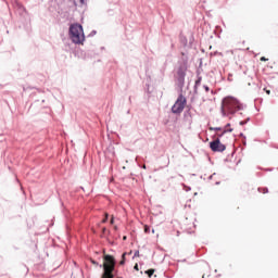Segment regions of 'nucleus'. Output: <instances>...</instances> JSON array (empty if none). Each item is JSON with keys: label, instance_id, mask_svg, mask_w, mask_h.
Segmentation results:
<instances>
[{"label": "nucleus", "instance_id": "nucleus-22", "mask_svg": "<svg viewBox=\"0 0 278 278\" xmlns=\"http://www.w3.org/2000/svg\"><path fill=\"white\" fill-rule=\"evenodd\" d=\"M240 125H244V122H240Z\"/></svg>", "mask_w": 278, "mask_h": 278}, {"label": "nucleus", "instance_id": "nucleus-3", "mask_svg": "<svg viewBox=\"0 0 278 278\" xmlns=\"http://www.w3.org/2000/svg\"><path fill=\"white\" fill-rule=\"evenodd\" d=\"M116 266V260L114 256L106 254L104 255V263H103V275L102 278H114V268Z\"/></svg>", "mask_w": 278, "mask_h": 278}, {"label": "nucleus", "instance_id": "nucleus-6", "mask_svg": "<svg viewBox=\"0 0 278 278\" xmlns=\"http://www.w3.org/2000/svg\"><path fill=\"white\" fill-rule=\"evenodd\" d=\"M188 71V66L186 65H181L178 70H177V79L178 83L184 86V83L186 81V72Z\"/></svg>", "mask_w": 278, "mask_h": 278}, {"label": "nucleus", "instance_id": "nucleus-15", "mask_svg": "<svg viewBox=\"0 0 278 278\" xmlns=\"http://www.w3.org/2000/svg\"><path fill=\"white\" fill-rule=\"evenodd\" d=\"M201 85V78L195 80V86H200Z\"/></svg>", "mask_w": 278, "mask_h": 278}, {"label": "nucleus", "instance_id": "nucleus-17", "mask_svg": "<svg viewBox=\"0 0 278 278\" xmlns=\"http://www.w3.org/2000/svg\"><path fill=\"white\" fill-rule=\"evenodd\" d=\"M111 225H114V216L111 218Z\"/></svg>", "mask_w": 278, "mask_h": 278}, {"label": "nucleus", "instance_id": "nucleus-2", "mask_svg": "<svg viewBox=\"0 0 278 278\" xmlns=\"http://www.w3.org/2000/svg\"><path fill=\"white\" fill-rule=\"evenodd\" d=\"M70 38L75 45H84V27L79 24H73L70 27Z\"/></svg>", "mask_w": 278, "mask_h": 278}, {"label": "nucleus", "instance_id": "nucleus-18", "mask_svg": "<svg viewBox=\"0 0 278 278\" xmlns=\"http://www.w3.org/2000/svg\"><path fill=\"white\" fill-rule=\"evenodd\" d=\"M229 127H230V124L226 125V128H225V129H231V128H229Z\"/></svg>", "mask_w": 278, "mask_h": 278}, {"label": "nucleus", "instance_id": "nucleus-16", "mask_svg": "<svg viewBox=\"0 0 278 278\" xmlns=\"http://www.w3.org/2000/svg\"><path fill=\"white\" fill-rule=\"evenodd\" d=\"M204 89L206 92H210V87L205 86Z\"/></svg>", "mask_w": 278, "mask_h": 278}, {"label": "nucleus", "instance_id": "nucleus-7", "mask_svg": "<svg viewBox=\"0 0 278 278\" xmlns=\"http://www.w3.org/2000/svg\"><path fill=\"white\" fill-rule=\"evenodd\" d=\"M227 131L231 132L233 131V129H224L223 132H217L216 136H214V140H216V138H218V140H220V138H223V136H225V134H227Z\"/></svg>", "mask_w": 278, "mask_h": 278}, {"label": "nucleus", "instance_id": "nucleus-11", "mask_svg": "<svg viewBox=\"0 0 278 278\" xmlns=\"http://www.w3.org/2000/svg\"><path fill=\"white\" fill-rule=\"evenodd\" d=\"M210 129V131H220V128H218V127H210L208 128Z\"/></svg>", "mask_w": 278, "mask_h": 278}, {"label": "nucleus", "instance_id": "nucleus-14", "mask_svg": "<svg viewBox=\"0 0 278 278\" xmlns=\"http://www.w3.org/2000/svg\"><path fill=\"white\" fill-rule=\"evenodd\" d=\"M134 257H140V251H136Z\"/></svg>", "mask_w": 278, "mask_h": 278}, {"label": "nucleus", "instance_id": "nucleus-12", "mask_svg": "<svg viewBox=\"0 0 278 278\" xmlns=\"http://www.w3.org/2000/svg\"><path fill=\"white\" fill-rule=\"evenodd\" d=\"M261 62H268V59L266 56H262Z\"/></svg>", "mask_w": 278, "mask_h": 278}, {"label": "nucleus", "instance_id": "nucleus-1", "mask_svg": "<svg viewBox=\"0 0 278 278\" xmlns=\"http://www.w3.org/2000/svg\"><path fill=\"white\" fill-rule=\"evenodd\" d=\"M239 110H242V104L236 98L227 97L223 100V114H236Z\"/></svg>", "mask_w": 278, "mask_h": 278}, {"label": "nucleus", "instance_id": "nucleus-23", "mask_svg": "<svg viewBox=\"0 0 278 278\" xmlns=\"http://www.w3.org/2000/svg\"><path fill=\"white\" fill-rule=\"evenodd\" d=\"M123 240H127V237H123Z\"/></svg>", "mask_w": 278, "mask_h": 278}, {"label": "nucleus", "instance_id": "nucleus-8", "mask_svg": "<svg viewBox=\"0 0 278 278\" xmlns=\"http://www.w3.org/2000/svg\"><path fill=\"white\" fill-rule=\"evenodd\" d=\"M154 273H155V269H148L146 271V275H148V277H153Z\"/></svg>", "mask_w": 278, "mask_h": 278}, {"label": "nucleus", "instance_id": "nucleus-5", "mask_svg": "<svg viewBox=\"0 0 278 278\" xmlns=\"http://www.w3.org/2000/svg\"><path fill=\"white\" fill-rule=\"evenodd\" d=\"M210 149L214 153H223V151H225L227 147L223 144V142H220V139L215 138L213 141L210 142Z\"/></svg>", "mask_w": 278, "mask_h": 278}, {"label": "nucleus", "instance_id": "nucleus-19", "mask_svg": "<svg viewBox=\"0 0 278 278\" xmlns=\"http://www.w3.org/2000/svg\"><path fill=\"white\" fill-rule=\"evenodd\" d=\"M135 270H138V264L135 265Z\"/></svg>", "mask_w": 278, "mask_h": 278}, {"label": "nucleus", "instance_id": "nucleus-21", "mask_svg": "<svg viewBox=\"0 0 278 278\" xmlns=\"http://www.w3.org/2000/svg\"><path fill=\"white\" fill-rule=\"evenodd\" d=\"M81 4H84V0H79Z\"/></svg>", "mask_w": 278, "mask_h": 278}, {"label": "nucleus", "instance_id": "nucleus-20", "mask_svg": "<svg viewBox=\"0 0 278 278\" xmlns=\"http://www.w3.org/2000/svg\"><path fill=\"white\" fill-rule=\"evenodd\" d=\"M266 94H270V90H266Z\"/></svg>", "mask_w": 278, "mask_h": 278}, {"label": "nucleus", "instance_id": "nucleus-4", "mask_svg": "<svg viewBox=\"0 0 278 278\" xmlns=\"http://www.w3.org/2000/svg\"><path fill=\"white\" fill-rule=\"evenodd\" d=\"M186 97H184V94H180L176 102L174 103V105L172 106V112L173 114H181V112H184L185 108H186Z\"/></svg>", "mask_w": 278, "mask_h": 278}, {"label": "nucleus", "instance_id": "nucleus-9", "mask_svg": "<svg viewBox=\"0 0 278 278\" xmlns=\"http://www.w3.org/2000/svg\"><path fill=\"white\" fill-rule=\"evenodd\" d=\"M125 255H127V253H124L122 255V261L119 262V266H125Z\"/></svg>", "mask_w": 278, "mask_h": 278}, {"label": "nucleus", "instance_id": "nucleus-10", "mask_svg": "<svg viewBox=\"0 0 278 278\" xmlns=\"http://www.w3.org/2000/svg\"><path fill=\"white\" fill-rule=\"evenodd\" d=\"M144 233H151V228L148 225L144 226Z\"/></svg>", "mask_w": 278, "mask_h": 278}, {"label": "nucleus", "instance_id": "nucleus-13", "mask_svg": "<svg viewBox=\"0 0 278 278\" xmlns=\"http://www.w3.org/2000/svg\"><path fill=\"white\" fill-rule=\"evenodd\" d=\"M108 213H105V217L102 219V223H108Z\"/></svg>", "mask_w": 278, "mask_h": 278}, {"label": "nucleus", "instance_id": "nucleus-24", "mask_svg": "<svg viewBox=\"0 0 278 278\" xmlns=\"http://www.w3.org/2000/svg\"><path fill=\"white\" fill-rule=\"evenodd\" d=\"M92 264H97L94 261H92Z\"/></svg>", "mask_w": 278, "mask_h": 278}]
</instances>
